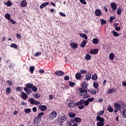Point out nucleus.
Segmentation results:
<instances>
[{
    "label": "nucleus",
    "instance_id": "obj_1",
    "mask_svg": "<svg viewBox=\"0 0 126 126\" xmlns=\"http://www.w3.org/2000/svg\"><path fill=\"white\" fill-rule=\"evenodd\" d=\"M94 101V98H89L87 100L84 99H80L78 102V105H81L78 107L79 110H83L85 106H88L89 105V102H93Z\"/></svg>",
    "mask_w": 126,
    "mask_h": 126
},
{
    "label": "nucleus",
    "instance_id": "obj_2",
    "mask_svg": "<svg viewBox=\"0 0 126 126\" xmlns=\"http://www.w3.org/2000/svg\"><path fill=\"white\" fill-rule=\"evenodd\" d=\"M104 113H105V111H104V110H100L97 113V116L96 118V120L98 122L96 123L97 126H104L105 125V124L104 123V122H105V119L100 116H102V115H103Z\"/></svg>",
    "mask_w": 126,
    "mask_h": 126
},
{
    "label": "nucleus",
    "instance_id": "obj_3",
    "mask_svg": "<svg viewBox=\"0 0 126 126\" xmlns=\"http://www.w3.org/2000/svg\"><path fill=\"white\" fill-rule=\"evenodd\" d=\"M67 120V117L65 115H63L57 118V122L59 124V126H63V123H65Z\"/></svg>",
    "mask_w": 126,
    "mask_h": 126
},
{
    "label": "nucleus",
    "instance_id": "obj_4",
    "mask_svg": "<svg viewBox=\"0 0 126 126\" xmlns=\"http://www.w3.org/2000/svg\"><path fill=\"white\" fill-rule=\"evenodd\" d=\"M78 104V101L75 103L74 101H71L68 103V106L70 107V108H74L75 106H81V104Z\"/></svg>",
    "mask_w": 126,
    "mask_h": 126
},
{
    "label": "nucleus",
    "instance_id": "obj_5",
    "mask_svg": "<svg viewBox=\"0 0 126 126\" xmlns=\"http://www.w3.org/2000/svg\"><path fill=\"white\" fill-rule=\"evenodd\" d=\"M79 90L81 93L80 96L84 97L85 95H87V90L82 89V88H79Z\"/></svg>",
    "mask_w": 126,
    "mask_h": 126
},
{
    "label": "nucleus",
    "instance_id": "obj_6",
    "mask_svg": "<svg viewBox=\"0 0 126 126\" xmlns=\"http://www.w3.org/2000/svg\"><path fill=\"white\" fill-rule=\"evenodd\" d=\"M49 118L50 119H55L57 118V112L56 111H52L49 114Z\"/></svg>",
    "mask_w": 126,
    "mask_h": 126
},
{
    "label": "nucleus",
    "instance_id": "obj_7",
    "mask_svg": "<svg viewBox=\"0 0 126 126\" xmlns=\"http://www.w3.org/2000/svg\"><path fill=\"white\" fill-rule=\"evenodd\" d=\"M38 108L41 112H44L47 110V106L44 105H40L38 106Z\"/></svg>",
    "mask_w": 126,
    "mask_h": 126
},
{
    "label": "nucleus",
    "instance_id": "obj_8",
    "mask_svg": "<svg viewBox=\"0 0 126 126\" xmlns=\"http://www.w3.org/2000/svg\"><path fill=\"white\" fill-rule=\"evenodd\" d=\"M21 97L22 99H24V100H27V99H28V95L24 92L21 93Z\"/></svg>",
    "mask_w": 126,
    "mask_h": 126
},
{
    "label": "nucleus",
    "instance_id": "obj_9",
    "mask_svg": "<svg viewBox=\"0 0 126 126\" xmlns=\"http://www.w3.org/2000/svg\"><path fill=\"white\" fill-rule=\"evenodd\" d=\"M24 90L26 92L27 95H30V94L32 93V90L27 88L26 87L24 88Z\"/></svg>",
    "mask_w": 126,
    "mask_h": 126
},
{
    "label": "nucleus",
    "instance_id": "obj_10",
    "mask_svg": "<svg viewBox=\"0 0 126 126\" xmlns=\"http://www.w3.org/2000/svg\"><path fill=\"white\" fill-rule=\"evenodd\" d=\"M70 46L72 49H77L78 48V44L75 42H71L70 44Z\"/></svg>",
    "mask_w": 126,
    "mask_h": 126
},
{
    "label": "nucleus",
    "instance_id": "obj_11",
    "mask_svg": "<svg viewBox=\"0 0 126 126\" xmlns=\"http://www.w3.org/2000/svg\"><path fill=\"white\" fill-rule=\"evenodd\" d=\"M76 79L77 80H80L82 78V75L79 72H77L75 75Z\"/></svg>",
    "mask_w": 126,
    "mask_h": 126
},
{
    "label": "nucleus",
    "instance_id": "obj_12",
    "mask_svg": "<svg viewBox=\"0 0 126 126\" xmlns=\"http://www.w3.org/2000/svg\"><path fill=\"white\" fill-rule=\"evenodd\" d=\"M55 75H57V76H63V74H64V72L62 71L59 70L58 71H56L55 72Z\"/></svg>",
    "mask_w": 126,
    "mask_h": 126
},
{
    "label": "nucleus",
    "instance_id": "obj_13",
    "mask_svg": "<svg viewBox=\"0 0 126 126\" xmlns=\"http://www.w3.org/2000/svg\"><path fill=\"white\" fill-rule=\"evenodd\" d=\"M98 52L99 50H98V49H94V50H92L90 52V54H91V55H97Z\"/></svg>",
    "mask_w": 126,
    "mask_h": 126
},
{
    "label": "nucleus",
    "instance_id": "obj_14",
    "mask_svg": "<svg viewBox=\"0 0 126 126\" xmlns=\"http://www.w3.org/2000/svg\"><path fill=\"white\" fill-rule=\"evenodd\" d=\"M95 14L96 16H101L102 15V12L101 10L97 9L95 11Z\"/></svg>",
    "mask_w": 126,
    "mask_h": 126
},
{
    "label": "nucleus",
    "instance_id": "obj_15",
    "mask_svg": "<svg viewBox=\"0 0 126 126\" xmlns=\"http://www.w3.org/2000/svg\"><path fill=\"white\" fill-rule=\"evenodd\" d=\"M41 120L42 119L41 118L38 117H36L34 119V123L35 125H37V124H40V122H41Z\"/></svg>",
    "mask_w": 126,
    "mask_h": 126
},
{
    "label": "nucleus",
    "instance_id": "obj_16",
    "mask_svg": "<svg viewBox=\"0 0 126 126\" xmlns=\"http://www.w3.org/2000/svg\"><path fill=\"white\" fill-rule=\"evenodd\" d=\"M119 103L120 107L122 108V109H123L124 110H126V105L124 102H123V101H119Z\"/></svg>",
    "mask_w": 126,
    "mask_h": 126
},
{
    "label": "nucleus",
    "instance_id": "obj_17",
    "mask_svg": "<svg viewBox=\"0 0 126 126\" xmlns=\"http://www.w3.org/2000/svg\"><path fill=\"white\" fill-rule=\"evenodd\" d=\"M114 107L116 110H118V111H120L121 110V105H120V101L118 103H115L114 104Z\"/></svg>",
    "mask_w": 126,
    "mask_h": 126
},
{
    "label": "nucleus",
    "instance_id": "obj_18",
    "mask_svg": "<svg viewBox=\"0 0 126 126\" xmlns=\"http://www.w3.org/2000/svg\"><path fill=\"white\" fill-rule=\"evenodd\" d=\"M111 8L113 10H117V4L116 3L112 2L111 3Z\"/></svg>",
    "mask_w": 126,
    "mask_h": 126
},
{
    "label": "nucleus",
    "instance_id": "obj_19",
    "mask_svg": "<svg viewBox=\"0 0 126 126\" xmlns=\"http://www.w3.org/2000/svg\"><path fill=\"white\" fill-rule=\"evenodd\" d=\"M75 121V123H77L78 124H79V123H81L82 122V119L81 118L79 117H75L74 118Z\"/></svg>",
    "mask_w": 126,
    "mask_h": 126
},
{
    "label": "nucleus",
    "instance_id": "obj_20",
    "mask_svg": "<svg viewBox=\"0 0 126 126\" xmlns=\"http://www.w3.org/2000/svg\"><path fill=\"white\" fill-rule=\"evenodd\" d=\"M20 5L22 7H25L27 5V2L23 0L21 2Z\"/></svg>",
    "mask_w": 126,
    "mask_h": 126
},
{
    "label": "nucleus",
    "instance_id": "obj_21",
    "mask_svg": "<svg viewBox=\"0 0 126 126\" xmlns=\"http://www.w3.org/2000/svg\"><path fill=\"white\" fill-rule=\"evenodd\" d=\"M86 44H87V41L85 40H84L80 44V47L81 48H85V46H86Z\"/></svg>",
    "mask_w": 126,
    "mask_h": 126
},
{
    "label": "nucleus",
    "instance_id": "obj_22",
    "mask_svg": "<svg viewBox=\"0 0 126 126\" xmlns=\"http://www.w3.org/2000/svg\"><path fill=\"white\" fill-rule=\"evenodd\" d=\"M80 36L81 38H84L85 40H87L88 39V36H87V35L84 33H79Z\"/></svg>",
    "mask_w": 126,
    "mask_h": 126
},
{
    "label": "nucleus",
    "instance_id": "obj_23",
    "mask_svg": "<svg viewBox=\"0 0 126 126\" xmlns=\"http://www.w3.org/2000/svg\"><path fill=\"white\" fill-rule=\"evenodd\" d=\"M29 101L30 102V104L31 105H35V102H36V100L33 98H31L29 99Z\"/></svg>",
    "mask_w": 126,
    "mask_h": 126
},
{
    "label": "nucleus",
    "instance_id": "obj_24",
    "mask_svg": "<svg viewBox=\"0 0 126 126\" xmlns=\"http://www.w3.org/2000/svg\"><path fill=\"white\" fill-rule=\"evenodd\" d=\"M111 33L113 34L114 37H119L120 36V34L118 33L117 32L113 30L111 32Z\"/></svg>",
    "mask_w": 126,
    "mask_h": 126
},
{
    "label": "nucleus",
    "instance_id": "obj_25",
    "mask_svg": "<svg viewBox=\"0 0 126 126\" xmlns=\"http://www.w3.org/2000/svg\"><path fill=\"white\" fill-rule=\"evenodd\" d=\"M49 5L48 2H44L40 5V8H41V9H42V8H44V7H45V6H47V5Z\"/></svg>",
    "mask_w": 126,
    "mask_h": 126
},
{
    "label": "nucleus",
    "instance_id": "obj_26",
    "mask_svg": "<svg viewBox=\"0 0 126 126\" xmlns=\"http://www.w3.org/2000/svg\"><path fill=\"white\" fill-rule=\"evenodd\" d=\"M91 73L88 72V74L86 75V80H90L91 79Z\"/></svg>",
    "mask_w": 126,
    "mask_h": 126
},
{
    "label": "nucleus",
    "instance_id": "obj_27",
    "mask_svg": "<svg viewBox=\"0 0 126 126\" xmlns=\"http://www.w3.org/2000/svg\"><path fill=\"white\" fill-rule=\"evenodd\" d=\"M107 111H109L110 113H113V112H114V109L110 105L108 106Z\"/></svg>",
    "mask_w": 126,
    "mask_h": 126
},
{
    "label": "nucleus",
    "instance_id": "obj_28",
    "mask_svg": "<svg viewBox=\"0 0 126 126\" xmlns=\"http://www.w3.org/2000/svg\"><path fill=\"white\" fill-rule=\"evenodd\" d=\"M68 115L69 118H75V116H76L75 114L73 113L72 112L68 113Z\"/></svg>",
    "mask_w": 126,
    "mask_h": 126
},
{
    "label": "nucleus",
    "instance_id": "obj_29",
    "mask_svg": "<svg viewBox=\"0 0 126 126\" xmlns=\"http://www.w3.org/2000/svg\"><path fill=\"white\" fill-rule=\"evenodd\" d=\"M34 70H35V66H32L30 67V71L31 74H33V73L34 72Z\"/></svg>",
    "mask_w": 126,
    "mask_h": 126
},
{
    "label": "nucleus",
    "instance_id": "obj_30",
    "mask_svg": "<svg viewBox=\"0 0 126 126\" xmlns=\"http://www.w3.org/2000/svg\"><path fill=\"white\" fill-rule=\"evenodd\" d=\"M109 59L111 61H113L115 59V54L114 53H110L109 54Z\"/></svg>",
    "mask_w": 126,
    "mask_h": 126
},
{
    "label": "nucleus",
    "instance_id": "obj_31",
    "mask_svg": "<svg viewBox=\"0 0 126 126\" xmlns=\"http://www.w3.org/2000/svg\"><path fill=\"white\" fill-rule=\"evenodd\" d=\"M89 93L93 94V95L96 94V91L95 90H88Z\"/></svg>",
    "mask_w": 126,
    "mask_h": 126
},
{
    "label": "nucleus",
    "instance_id": "obj_32",
    "mask_svg": "<svg viewBox=\"0 0 126 126\" xmlns=\"http://www.w3.org/2000/svg\"><path fill=\"white\" fill-rule=\"evenodd\" d=\"M81 88H82V89H86L87 88V84H86V82H84L82 84V87Z\"/></svg>",
    "mask_w": 126,
    "mask_h": 126
},
{
    "label": "nucleus",
    "instance_id": "obj_33",
    "mask_svg": "<svg viewBox=\"0 0 126 126\" xmlns=\"http://www.w3.org/2000/svg\"><path fill=\"white\" fill-rule=\"evenodd\" d=\"M33 84L32 83H28L26 85L27 88H29L30 89H32V88L33 87Z\"/></svg>",
    "mask_w": 126,
    "mask_h": 126
},
{
    "label": "nucleus",
    "instance_id": "obj_34",
    "mask_svg": "<svg viewBox=\"0 0 126 126\" xmlns=\"http://www.w3.org/2000/svg\"><path fill=\"white\" fill-rule=\"evenodd\" d=\"M93 43L95 44H98L99 43V39L97 38H94L93 39Z\"/></svg>",
    "mask_w": 126,
    "mask_h": 126
},
{
    "label": "nucleus",
    "instance_id": "obj_35",
    "mask_svg": "<svg viewBox=\"0 0 126 126\" xmlns=\"http://www.w3.org/2000/svg\"><path fill=\"white\" fill-rule=\"evenodd\" d=\"M92 80H97L98 79V76H97V74H94L92 75Z\"/></svg>",
    "mask_w": 126,
    "mask_h": 126
},
{
    "label": "nucleus",
    "instance_id": "obj_36",
    "mask_svg": "<svg viewBox=\"0 0 126 126\" xmlns=\"http://www.w3.org/2000/svg\"><path fill=\"white\" fill-rule=\"evenodd\" d=\"M122 8L121 7H118L117 9V14L118 15H121V14H122Z\"/></svg>",
    "mask_w": 126,
    "mask_h": 126
},
{
    "label": "nucleus",
    "instance_id": "obj_37",
    "mask_svg": "<svg viewBox=\"0 0 126 126\" xmlns=\"http://www.w3.org/2000/svg\"><path fill=\"white\" fill-rule=\"evenodd\" d=\"M32 89L33 92H37L38 91V88L36 86L33 85Z\"/></svg>",
    "mask_w": 126,
    "mask_h": 126
},
{
    "label": "nucleus",
    "instance_id": "obj_38",
    "mask_svg": "<svg viewBox=\"0 0 126 126\" xmlns=\"http://www.w3.org/2000/svg\"><path fill=\"white\" fill-rule=\"evenodd\" d=\"M85 58L87 61H90L91 60V56L90 54H87Z\"/></svg>",
    "mask_w": 126,
    "mask_h": 126
},
{
    "label": "nucleus",
    "instance_id": "obj_39",
    "mask_svg": "<svg viewBox=\"0 0 126 126\" xmlns=\"http://www.w3.org/2000/svg\"><path fill=\"white\" fill-rule=\"evenodd\" d=\"M4 4L7 5V6H11V5H12V3H11L10 0H9L7 2H4Z\"/></svg>",
    "mask_w": 126,
    "mask_h": 126
},
{
    "label": "nucleus",
    "instance_id": "obj_40",
    "mask_svg": "<svg viewBox=\"0 0 126 126\" xmlns=\"http://www.w3.org/2000/svg\"><path fill=\"white\" fill-rule=\"evenodd\" d=\"M114 92H116V89H111L108 90L109 94H112V93H114Z\"/></svg>",
    "mask_w": 126,
    "mask_h": 126
},
{
    "label": "nucleus",
    "instance_id": "obj_41",
    "mask_svg": "<svg viewBox=\"0 0 126 126\" xmlns=\"http://www.w3.org/2000/svg\"><path fill=\"white\" fill-rule=\"evenodd\" d=\"M93 86L95 88V89H98V86H99V83L94 82Z\"/></svg>",
    "mask_w": 126,
    "mask_h": 126
},
{
    "label": "nucleus",
    "instance_id": "obj_42",
    "mask_svg": "<svg viewBox=\"0 0 126 126\" xmlns=\"http://www.w3.org/2000/svg\"><path fill=\"white\" fill-rule=\"evenodd\" d=\"M25 112L26 114H29L30 113H31V109H30V108L25 109Z\"/></svg>",
    "mask_w": 126,
    "mask_h": 126
},
{
    "label": "nucleus",
    "instance_id": "obj_43",
    "mask_svg": "<svg viewBox=\"0 0 126 126\" xmlns=\"http://www.w3.org/2000/svg\"><path fill=\"white\" fill-rule=\"evenodd\" d=\"M10 17H11L10 14H9L8 13H6L5 15V18H6V19H8L9 21L11 19Z\"/></svg>",
    "mask_w": 126,
    "mask_h": 126
},
{
    "label": "nucleus",
    "instance_id": "obj_44",
    "mask_svg": "<svg viewBox=\"0 0 126 126\" xmlns=\"http://www.w3.org/2000/svg\"><path fill=\"white\" fill-rule=\"evenodd\" d=\"M100 22H101V25H104V24H106V23H107V21L103 19H100Z\"/></svg>",
    "mask_w": 126,
    "mask_h": 126
},
{
    "label": "nucleus",
    "instance_id": "obj_45",
    "mask_svg": "<svg viewBox=\"0 0 126 126\" xmlns=\"http://www.w3.org/2000/svg\"><path fill=\"white\" fill-rule=\"evenodd\" d=\"M41 55H42V52L38 51L34 54V57H39V56H41Z\"/></svg>",
    "mask_w": 126,
    "mask_h": 126
},
{
    "label": "nucleus",
    "instance_id": "obj_46",
    "mask_svg": "<svg viewBox=\"0 0 126 126\" xmlns=\"http://www.w3.org/2000/svg\"><path fill=\"white\" fill-rule=\"evenodd\" d=\"M11 92V90L10 88H7L6 89V94H10V92Z\"/></svg>",
    "mask_w": 126,
    "mask_h": 126
},
{
    "label": "nucleus",
    "instance_id": "obj_47",
    "mask_svg": "<svg viewBox=\"0 0 126 126\" xmlns=\"http://www.w3.org/2000/svg\"><path fill=\"white\" fill-rule=\"evenodd\" d=\"M11 48H13L14 49H17V45L14 43H11L10 45Z\"/></svg>",
    "mask_w": 126,
    "mask_h": 126
},
{
    "label": "nucleus",
    "instance_id": "obj_48",
    "mask_svg": "<svg viewBox=\"0 0 126 126\" xmlns=\"http://www.w3.org/2000/svg\"><path fill=\"white\" fill-rule=\"evenodd\" d=\"M69 85L70 87H74V85H75V83L70 81L69 82Z\"/></svg>",
    "mask_w": 126,
    "mask_h": 126
},
{
    "label": "nucleus",
    "instance_id": "obj_49",
    "mask_svg": "<svg viewBox=\"0 0 126 126\" xmlns=\"http://www.w3.org/2000/svg\"><path fill=\"white\" fill-rule=\"evenodd\" d=\"M80 73L81 74H85V73H87V71L86 70L82 69L80 71Z\"/></svg>",
    "mask_w": 126,
    "mask_h": 126
},
{
    "label": "nucleus",
    "instance_id": "obj_50",
    "mask_svg": "<svg viewBox=\"0 0 126 126\" xmlns=\"http://www.w3.org/2000/svg\"><path fill=\"white\" fill-rule=\"evenodd\" d=\"M44 112H41V113H38V115H37V117L38 118H39L40 119H42V117L41 116H44Z\"/></svg>",
    "mask_w": 126,
    "mask_h": 126
},
{
    "label": "nucleus",
    "instance_id": "obj_51",
    "mask_svg": "<svg viewBox=\"0 0 126 126\" xmlns=\"http://www.w3.org/2000/svg\"><path fill=\"white\" fill-rule=\"evenodd\" d=\"M16 91L18 92H21L22 91V88L20 87H18L16 88Z\"/></svg>",
    "mask_w": 126,
    "mask_h": 126
},
{
    "label": "nucleus",
    "instance_id": "obj_52",
    "mask_svg": "<svg viewBox=\"0 0 126 126\" xmlns=\"http://www.w3.org/2000/svg\"><path fill=\"white\" fill-rule=\"evenodd\" d=\"M123 117L125 119H126V110L123 111Z\"/></svg>",
    "mask_w": 126,
    "mask_h": 126
},
{
    "label": "nucleus",
    "instance_id": "obj_53",
    "mask_svg": "<svg viewBox=\"0 0 126 126\" xmlns=\"http://www.w3.org/2000/svg\"><path fill=\"white\" fill-rule=\"evenodd\" d=\"M33 96L35 98H37V99H39V98H40V94H35L34 95H33Z\"/></svg>",
    "mask_w": 126,
    "mask_h": 126
},
{
    "label": "nucleus",
    "instance_id": "obj_54",
    "mask_svg": "<svg viewBox=\"0 0 126 126\" xmlns=\"http://www.w3.org/2000/svg\"><path fill=\"white\" fill-rule=\"evenodd\" d=\"M9 21H10V22H11V23H12V24H16V22H15V21L13 20L11 18L9 20Z\"/></svg>",
    "mask_w": 126,
    "mask_h": 126
},
{
    "label": "nucleus",
    "instance_id": "obj_55",
    "mask_svg": "<svg viewBox=\"0 0 126 126\" xmlns=\"http://www.w3.org/2000/svg\"><path fill=\"white\" fill-rule=\"evenodd\" d=\"M91 96L90 95V94H86V95H85L84 96V97H83V99H87L88 98H90Z\"/></svg>",
    "mask_w": 126,
    "mask_h": 126
},
{
    "label": "nucleus",
    "instance_id": "obj_56",
    "mask_svg": "<svg viewBox=\"0 0 126 126\" xmlns=\"http://www.w3.org/2000/svg\"><path fill=\"white\" fill-rule=\"evenodd\" d=\"M80 2L82 3V4H86L87 2L85 0H80Z\"/></svg>",
    "mask_w": 126,
    "mask_h": 126
},
{
    "label": "nucleus",
    "instance_id": "obj_57",
    "mask_svg": "<svg viewBox=\"0 0 126 126\" xmlns=\"http://www.w3.org/2000/svg\"><path fill=\"white\" fill-rule=\"evenodd\" d=\"M59 14L61 16H63V17H65V16H66L65 14H63L62 12H59Z\"/></svg>",
    "mask_w": 126,
    "mask_h": 126
},
{
    "label": "nucleus",
    "instance_id": "obj_58",
    "mask_svg": "<svg viewBox=\"0 0 126 126\" xmlns=\"http://www.w3.org/2000/svg\"><path fill=\"white\" fill-rule=\"evenodd\" d=\"M116 19V18H114V17L113 16H111L110 17V19H109V20L110 21H111V22H113V20Z\"/></svg>",
    "mask_w": 126,
    "mask_h": 126
},
{
    "label": "nucleus",
    "instance_id": "obj_59",
    "mask_svg": "<svg viewBox=\"0 0 126 126\" xmlns=\"http://www.w3.org/2000/svg\"><path fill=\"white\" fill-rule=\"evenodd\" d=\"M115 30L116 31H120L121 30V27H116L115 28Z\"/></svg>",
    "mask_w": 126,
    "mask_h": 126
},
{
    "label": "nucleus",
    "instance_id": "obj_60",
    "mask_svg": "<svg viewBox=\"0 0 126 126\" xmlns=\"http://www.w3.org/2000/svg\"><path fill=\"white\" fill-rule=\"evenodd\" d=\"M64 80H69V76H65L64 77Z\"/></svg>",
    "mask_w": 126,
    "mask_h": 126
},
{
    "label": "nucleus",
    "instance_id": "obj_61",
    "mask_svg": "<svg viewBox=\"0 0 126 126\" xmlns=\"http://www.w3.org/2000/svg\"><path fill=\"white\" fill-rule=\"evenodd\" d=\"M21 105H22V106H26V105H27V103L23 101L21 102Z\"/></svg>",
    "mask_w": 126,
    "mask_h": 126
},
{
    "label": "nucleus",
    "instance_id": "obj_62",
    "mask_svg": "<svg viewBox=\"0 0 126 126\" xmlns=\"http://www.w3.org/2000/svg\"><path fill=\"white\" fill-rule=\"evenodd\" d=\"M40 102L39 101L35 100L34 105H40Z\"/></svg>",
    "mask_w": 126,
    "mask_h": 126
},
{
    "label": "nucleus",
    "instance_id": "obj_63",
    "mask_svg": "<svg viewBox=\"0 0 126 126\" xmlns=\"http://www.w3.org/2000/svg\"><path fill=\"white\" fill-rule=\"evenodd\" d=\"M7 83H8V84H9V85H12V82H11L9 80L7 81Z\"/></svg>",
    "mask_w": 126,
    "mask_h": 126
},
{
    "label": "nucleus",
    "instance_id": "obj_64",
    "mask_svg": "<svg viewBox=\"0 0 126 126\" xmlns=\"http://www.w3.org/2000/svg\"><path fill=\"white\" fill-rule=\"evenodd\" d=\"M122 83L123 86L126 87V82L122 81Z\"/></svg>",
    "mask_w": 126,
    "mask_h": 126
}]
</instances>
